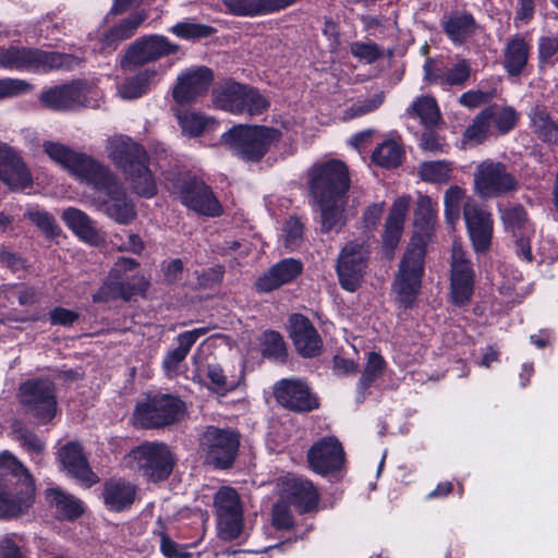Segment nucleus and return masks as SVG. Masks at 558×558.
Listing matches in <instances>:
<instances>
[{
	"label": "nucleus",
	"instance_id": "nucleus-1",
	"mask_svg": "<svg viewBox=\"0 0 558 558\" xmlns=\"http://www.w3.org/2000/svg\"><path fill=\"white\" fill-rule=\"evenodd\" d=\"M437 221V204L426 195H420L414 211L415 233L399 265L392 290L404 307H411L418 295L426 255V238L433 233Z\"/></svg>",
	"mask_w": 558,
	"mask_h": 558
},
{
	"label": "nucleus",
	"instance_id": "nucleus-2",
	"mask_svg": "<svg viewBox=\"0 0 558 558\" xmlns=\"http://www.w3.org/2000/svg\"><path fill=\"white\" fill-rule=\"evenodd\" d=\"M308 178L310 191L320 210L322 231H340L344 225L343 210L350 187L347 166L337 159L316 163L310 169Z\"/></svg>",
	"mask_w": 558,
	"mask_h": 558
},
{
	"label": "nucleus",
	"instance_id": "nucleus-3",
	"mask_svg": "<svg viewBox=\"0 0 558 558\" xmlns=\"http://www.w3.org/2000/svg\"><path fill=\"white\" fill-rule=\"evenodd\" d=\"M0 519L15 518L33 505L34 481L28 470L9 451L0 453Z\"/></svg>",
	"mask_w": 558,
	"mask_h": 558
},
{
	"label": "nucleus",
	"instance_id": "nucleus-4",
	"mask_svg": "<svg viewBox=\"0 0 558 558\" xmlns=\"http://www.w3.org/2000/svg\"><path fill=\"white\" fill-rule=\"evenodd\" d=\"M109 158L131 180L134 191L143 197H153L157 185L148 168L147 153L142 145L126 135H116L107 141Z\"/></svg>",
	"mask_w": 558,
	"mask_h": 558
},
{
	"label": "nucleus",
	"instance_id": "nucleus-5",
	"mask_svg": "<svg viewBox=\"0 0 558 558\" xmlns=\"http://www.w3.org/2000/svg\"><path fill=\"white\" fill-rule=\"evenodd\" d=\"M95 190L94 202L98 210L120 225H128L136 217L133 202L128 197L123 184L101 165L86 182Z\"/></svg>",
	"mask_w": 558,
	"mask_h": 558
},
{
	"label": "nucleus",
	"instance_id": "nucleus-6",
	"mask_svg": "<svg viewBox=\"0 0 558 558\" xmlns=\"http://www.w3.org/2000/svg\"><path fill=\"white\" fill-rule=\"evenodd\" d=\"M81 62V58L71 53L17 46L0 48V68L8 70L47 73L52 70H73Z\"/></svg>",
	"mask_w": 558,
	"mask_h": 558
},
{
	"label": "nucleus",
	"instance_id": "nucleus-7",
	"mask_svg": "<svg viewBox=\"0 0 558 558\" xmlns=\"http://www.w3.org/2000/svg\"><path fill=\"white\" fill-rule=\"evenodd\" d=\"M281 138V132L263 125L238 124L225 132L221 141L245 161L260 160Z\"/></svg>",
	"mask_w": 558,
	"mask_h": 558
},
{
	"label": "nucleus",
	"instance_id": "nucleus-8",
	"mask_svg": "<svg viewBox=\"0 0 558 558\" xmlns=\"http://www.w3.org/2000/svg\"><path fill=\"white\" fill-rule=\"evenodd\" d=\"M172 194L189 209L208 217L222 214V206L211 187L196 175L184 172L171 180Z\"/></svg>",
	"mask_w": 558,
	"mask_h": 558
},
{
	"label": "nucleus",
	"instance_id": "nucleus-9",
	"mask_svg": "<svg viewBox=\"0 0 558 558\" xmlns=\"http://www.w3.org/2000/svg\"><path fill=\"white\" fill-rule=\"evenodd\" d=\"M99 96L96 88L82 81H74L48 88L40 94L39 100L51 110L68 112L98 108Z\"/></svg>",
	"mask_w": 558,
	"mask_h": 558
},
{
	"label": "nucleus",
	"instance_id": "nucleus-10",
	"mask_svg": "<svg viewBox=\"0 0 558 558\" xmlns=\"http://www.w3.org/2000/svg\"><path fill=\"white\" fill-rule=\"evenodd\" d=\"M216 108L232 114L259 116L267 110L269 101L255 88L228 82L213 92Z\"/></svg>",
	"mask_w": 558,
	"mask_h": 558
},
{
	"label": "nucleus",
	"instance_id": "nucleus-11",
	"mask_svg": "<svg viewBox=\"0 0 558 558\" xmlns=\"http://www.w3.org/2000/svg\"><path fill=\"white\" fill-rule=\"evenodd\" d=\"M240 435L231 428L208 426L199 439V448L208 464L216 469L230 468L239 452Z\"/></svg>",
	"mask_w": 558,
	"mask_h": 558
},
{
	"label": "nucleus",
	"instance_id": "nucleus-12",
	"mask_svg": "<svg viewBox=\"0 0 558 558\" xmlns=\"http://www.w3.org/2000/svg\"><path fill=\"white\" fill-rule=\"evenodd\" d=\"M217 535L222 541H233L243 532V506L238 492L228 486L218 489L214 497Z\"/></svg>",
	"mask_w": 558,
	"mask_h": 558
},
{
	"label": "nucleus",
	"instance_id": "nucleus-13",
	"mask_svg": "<svg viewBox=\"0 0 558 558\" xmlns=\"http://www.w3.org/2000/svg\"><path fill=\"white\" fill-rule=\"evenodd\" d=\"M130 458L135 468L154 482L167 478L174 465L172 452L161 442H144L131 451Z\"/></svg>",
	"mask_w": 558,
	"mask_h": 558
},
{
	"label": "nucleus",
	"instance_id": "nucleus-14",
	"mask_svg": "<svg viewBox=\"0 0 558 558\" xmlns=\"http://www.w3.org/2000/svg\"><path fill=\"white\" fill-rule=\"evenodd\" d=\"M183 411L182 401L171 395H156L137 404L134 417L144 428L170 425L179 420Z\"/></svg>",
	"mask_w": 558,
	"mask_h": 558
},
{
	"label": "nucleus",
	"instance_id": "nucleus-15",
	"mask_svg": "<svg viewBox=\"0 0 558 558\" xmlns=\"http://www.w3.org/2000/svg\"><path fill=\"white\" fill-rule=\"evenodd\" d=\"M20 398L27 411L40 424L48 423L57 413L54 385L48 379L25 381L20 388Z\"/></svg>",
	"mask_w": 558,
	"mask_h": 558
},
{
	"label": "nucleus",
	"instance_id": "nucleus-16",
	"mask_svg": "<svg viewBox=\"0 0 558 558\" xmlns=\"http://www.w3.org/2000/svg\"><path fill=\"white\" fill-rule=\"evenodd\" d=\"M369 247L365 240L355 239L341 250L337 264V274L341 287L353 292L360 286L366 269Z\"/></svg>",
	"mask_w": 558,
	"mask_h": 558
},
{
	"label": "nucleus",
	"instance_id": "nucleus-17",
	"mask_svg": "<svg viewBox=\"0 0 558 558\" xmlns=\"http://www.w3.org/2000/svg\"><path fill=\"white\" fill-rule=\"evenodd\" d=\"M475 271L462 245L454 241L451 248L450 289L453 304L462 306L471 301Z\"/></svg>",
	"mask_w": 558,
	"mask_h": 558
},
{
	"label": "nucleus",
	"instance_id": "nucleus-18",
	"mask_svg": "<svg viewBox=\"0 0 558 558\" xmlns=\"http://www.w3.org/2000/svg\"><path fill=\"white\" fill-rule=\"evenodd\" d=\"M477 194L482 197H496L515 189V179L507 171L505 165L493 160L481 162L474 173Z\"/></svg>",
	"mask_w": 558,
	"mask_h": 558
},
{
	"label": "nucleus",
	"instance_id": "nucleus-19",
	"mask_svg": "<svg viewBox=\"0 0 558 558\" xmlns=\"http://www.w3.org/2000/svg\"><path fill=\"white\" fill-rule=\"evenodd\" d=\"M178 50L179 46L162 35L144 36L129 47L121 59V66L130 69L132 65H142L173 54Z\"/></svg>",
	"mask_w": 558,
	"mask_h": 558
},
{
	"label": "nucleus",
	"instance_id": "nucleus-20",
	"mask_svg": "<svg viewBox=\"0 0 558 558\" xmlns=\"http://www.w3.org/2000/svg\"><path fill=\"white\" fill-rule=\"evenodd\" d=\"M43 148L53 161L84 182H87L102 165L59 142L46 141Z\"/></svg>",
	"mask_w": 558,
	"mask_h": 558
},
{
	"label": "nucleus",
	"instance_id": "nucleus-21",
	"mask_svg": "<svg viewBox=\"0 0 558 558\" xmlns=\"http://www.w3.org/2000/svg\"><path fill=\"white\" fill-rule=\"evenodd\" d=\"M277 402L294 412H310L319 407L318 398L306 381L300 378H284L274 388Z\"/></svg>",
	"mask_w": 558,
	"mask_h": 558
},
{
	"label": "nucleus",
	"instance_id": "nucleus-22",
	"mask_svg": "<svg viewBox=\"0 0 558 558\" xmlns=\"http://www.w3.org/2000/svg\"><path fill=\"white\" fill-rule=\"evenodd\" d=\"M426 80L442 89L450 87H463L468 83L472 74V65L468 59L454 56L446 62L432 68L427 61L424 64Z\"/></svg>",
	"mask_w": 558,
	"mask_h": 558
},
{
	"label": "nucleus",
	"instance_id": "nucleus-23",
	"mask_svg": "<svg viewBox=\"0 0 558 558\" xmlns=\"http://www.w3.org/2000/svg\"><path fill=\"white\" fill-rule=\"evenodd\" d=\"M463 217L474 251L485 253L488 251L493 236L492 215L474 201L464 204Z\"/></svg>",
	"mask_w": 558,
	"mask_h": 558
},
{
	"label": "nucleus",
	"instance_id": "nucleus-24",
	"mask_svg": "<svg viewBox=\"0 0 558 558\" xmlns=\"http://www.w3.org/2000/svg\"><path fill=\"white\" fill-rule=\"evenodd\" d=\"M307 461L314 472L326 475L341 469L344 451L336 437H324L308 449Z\"/></svg>",
	"mask_w": 558,
	"mask_h": 558
},
{
	"label": "nucleus",
	"instance_id": "nucleus-25",
	"mask_svg": "<svg viewBox=\"0 0 558 558\" xmlns=\"http://www.w3.org/2000/svg\"><path fill=\"white\" fill-rule=\"evenodd\" d=\"M108 279L125 300L143 293L147 286L144 277L138 272V264L133 258H119L111 268Z\"/></svg>",
	"mask_w": 558,
	"mask_h": 558
},
{
	"label": "nucleus",
	"instance_id": "nucleus-26",
	"mask_svg": "<svg viewBox=\"0 0 558 558\" xmlns=\"http://www.w3.org/2000/svg\"><path fill=\"white\" fill-rule=\"evenodd\" d=\"M214 80L213 71L206 66L186 70L178 77L173 98L179 104H189L205 94Z\"/></svg>",
	"mask_w": 558,
	"mask_h": 558
},
{
	"label": "nucleus",
	"instance_id": "nucleus-27",
	"mask_svg": "<svg viewBox=\"0 0 558 558\" xmlns=\"http://www.w3.org/2000/svg\"><path fill=\"white\" fill-rule=\"evenodd\" d=\"M290 337L296 351L304 357L316 356L322 351V338L310 319L301 314L290 317Z\"/></svg>",
	"mask_w": 558,
	"mask_h": 558
},
{
	"label": "nucleus",
	"instance_id": "nucleus-28",
	"mask_svg": "<svg viewBox=\"0 0 558 558\" xmlns=\"http://www.w3.org/2000/svg\"><path fill=\"white\" fill-rule=\"evenodd\" d=\"M59 461L62 468L76 481L87 487L96 482L83 448L78 442H68L59 451Z\"/></svg>",
	"mask_w": 558,
	"mask_h": 558
},
{
	"label": "nucleus",
	"instance_id": "nucleus-29",
	"mask_svg": "<svg viewBox=\"0 0 558 558\" xmlns=\"http://www.w3.org/2000/svg\"><path fill=\"white\" fill-rule=\"evenodd\" d=\"M300 0H222L226 12L234 16H260L284 10Z\"/></svg>",
	"mask_w": 558,
	"mask_h": 558
},
{
	"label": "nucleus",
	"instance_id": "nucleus-30",
	"mask_svg": "<svg viewBox=\"0 0 558 558\" xmlns=\"http://www.w3.org/2000/svg\"><path fill=\"white\" fill-rule=\"evenodd\" d=\"M302 269L303 265L301 260L296 258H284L260 276L255 287L260 292H270L291 282L302 272Z\"/></svg>",
	"mask_w": 558,
	"mask_h": 558
},
{
	"label": "nucleus",
	"instance_id": "nucleus-31",
	"mask_svg": "<svg viewBox=\"0 0 558 558\" xmlns=\"http://www.w3.org/2000/svg\"><path fill=\"white\" fill-rule=\"evenodd\" d=\"M409 205L410 199L408 197H399L390 209L383 235V248L388 258L392 257L393 251L401 239Z\"/></svg>",
	"mask_w": 558,
	"mask_h": 558
},
{
	"label": "nucleus",
	"instance_id": "nucleus-32",
	"mask_svg": "<svg viewBox=\"0 0 558 558\" xmlns=\"http://www.w3.org/2000/svg\"><path fill=\"white\" fill-rule=\"evenodd\" d=\"M147 19V14L142 12H136L131 14L128 19L123 20L121 23L114 25L110 29H108L101 37L99 48H95V50L100 53H111L117 49L119 44L123 40L132 37L137 29V27Z\"/></svg>",
	"mask_w": 558,
	"mask_h": 558
},
{
	"label": "nucleus",
	"instance_id": "nucleus-33",
	"mask_svg": "<svg viewBox=\"0 0 558 558\" xmlns=\"http://www.w3.org/2000/svg\"><path fill=\"white\" fill-rule=\"evenodd\" d=\"M444 33L454 46L466 43L476 32L477 24L473 15L465 11H454L441 20Z\"/></svg>",
	"mask_w": 558,
	"mask_h": 558
},
{
	"label": "nucleus",
	"instance_id": "nucleus-34",
	"mask_svg": "<svg viewBox=\"0 0 558 558\" xmlns=\"http://www.w3.org/2000/svg\"><path fill=\"white\" fill-rule=\"evenodd\" d=\"M102 496L108 510L121 512L134 504L136 486L123 480H110L105 484Z\"/></svg>",
	"mask_w": 558,
	"mask_h": 558
},
{
	"label": "nucleus",
	"instance_id": "nucleus-35",
	"mask_svg": "<svg viewBox=\"0 0 558 558\" xmlns=\"http://www.w3.org/2000/svg\"><path fill=\"white\" fill-rule=\"evenodd\" d=\"M530 45L520 35L508 39L504 49L502 65L510 76H519L527 65Z\"/></svg>",
	"mask_w": 558,
	"mask_h": 558
},
{
	"label": "nucleus",
	"instance_id": "nucleus-36",
	"mask_svg": "<svg viewBox=\"0 0 558 558\" xmlns=\"http://www.w3.org/2000/svg\"><path fill=\"white\" fill-rule=\"evenodd\" d=\"M291 502L301 512L314 510L319 500V495L313 483L306 478L292 476L287 482Z\"/></svg>",
	"mask_w": 558,
	"mask_h": 558
},
{
	"label": "nucleus",
	"instance_id": "nucleus-37",
	"mask_svg": "<svg viewBox=\"0 0 558 558\" xmlns=\"http://www.w3.org/2000/svg\"><path fill=\"white\" fill-rule=\"evenodd\" d=\"M62 219L69 229L87 243H96L99 239L96 223L83 210L68 207L62 211Z\"/></svg>",
	"mask_w": 558,
	"mask_h": 558
},
{
	"label": "nucleus",
	"instance_id": "nucleus-38",
	"mask_svg": "<svg viewBox=\"0 0 558 558\" xmlns=\"http://www.w3.org/2000/svg\"><path fill=\"white\" fill-rule=\"evenodd\" d=\"M0 180L14 191H26L33 186L32 173L15 151L8 165L2 169Z\"/></svg>",
	"mask_w": 558,
	"mask_h": 558
},
{
	"label": "nucleus",
	"instance_id": "nucleus-39",
	"mask_svg": "<svg viewBox=\"0 0 558 558\" xmlns=\"http://www.w3.org/2000/svg\"><path fill=\"white\" fill-rule=\"evenodd\" d=\"M46 495L61 519L75 520L84 511L83 504L78 498L60 488H49L46 490Z\"/></svg>",
	"mask_w": 558,
	"mask_h": 558
},
{
	"label": "nucleus",
	"instance_id": "nucleus-40",
	"mask_svg": "<svg viewBox=\"0 0 558 558\" xmlns=\"http://www.w3.org/2000/svg\"><path fill=\"white\" fill-rule=\"evenodd\" d=\"M530 126L533 133L547 143L558 142V123L551 120L545 107L534 106L530 112Z\"/></svg>",
	"mask_w": 558,
	"mask_h": 558
},
{
	"label": "nucleus",
	"instance_id": "nucleus-41",
	"mask_svg": "<svg viewBox=\"0 0 558 558\" xmlns=\"http://www.w3.org/2000/svg\"><path fill=\"white\" fill-rule=\"evenodd\" d=\"M156 76L154 69H145L134 77L125 80L119 87L118 94L122 99L132 100L145 95L149 88L150 82Z\"/></svg>",
	"mask_w": 558,
	"mask_h": 558
},
{
	"label": "nucleus",
	"instance_id": "nucleus-42",
	"mask_svg": "<svg viewBox=\"0 0 558 558\" xmlns=\"http://www.w3.org/2000/svg\"><path fill=\"white\" fill-rule=\"evenodd\" d=\"M404 155L402 145L395 140H386L372 154V161L381 168H397Z\"/></svg>",
	"mask_w": 558,
	"mask_h": 558
},
{
	"label": "nucleus",
	"instance_id": "nucleus-43",
	"mask_svg": "<svg viewBox=\"0 0 558 558\" xmlns=\"http://www.w3.org/2000/svg\"><path fill=\"white\" fill-rule=\"evenodd\" d=\"M385 367L386 362L380 354L376 352L368 353L366 366L356 387L359 402L364 400L366 390L383 375Z\"/></svg>",
	"mask_w": 558,
	"mask_h": 558
},
{
	"label": "nucleus",
	"instance_id": "nucleus-44",
	"mask_svg": "<svg viewBox=\"0 0 558 558\" xmlns=\"http://www.w3.org/2000/svg\"><path fill=\"white\" fill-rule=\"evenodd\" d=\"M410 114L417 117L425 128H432L440 121V111L437 101L430 96H420L408 110Z\"/></svg>",
	"mask_w": 558,
	"mask_h": 558
},
{
	"label": "nucleus",
	"instance_id": "nucleus-45",
	"mask_svg": "<svg viewBox=\"0 0 558 558\" xmlns=\"http://www.w3.org/2000/svg\"><path fill=\"white\" fill-rule=\"evenodd\" d=\"M501 219L508 231L513 236L531 234L532 226L526 218V213L522 206H511L501 210Z\"/></svg>",
	"mask_w": 558,
	"mask_h": 558
},
{
	"label": "nucleus",
	"instance_id": "nucleus-46",
	"mask_svg": "<svg viewBox=\"0 0 558 558\" xmlns=\"http://www.w3.org/2000/svg\"><path fill=\"white\" fill-rule=\"evenodd\" d=\"M470 198L465 199V193L464 190H462L460 186H450L444 196V204H445V217L447 220V223L450 226H454L460 219L461 214V207H464V204Z\"/></svg>",
	"mask_w": 558,
	"mask_h": 558
},
{
	"label": "nucleus",
	"instance_id": "nucleus-47",
	"mask_svg": "<svg viewBox=\"0 0 558 558\" xmlns=\"http://www.w3.org/2000/svg\"><path fill=\"white\" fill-rule=\"evenodd\" d=\"M493 116V108H486L481 111L474 119L473 123L465 130V138L475 143L483 142L489 132Z\"/></svg>",
	"mask_w": 558,
	"mask_h": 558
},
{
	"label": "nucleus",
	"instance_id": "nucleus-48",
	"mask_svg": "<svg viewBox=\"0 0 558 558\" xmlns=\"http://www.w3.org/2000/svg\"><path fill=\"white\" fill-rule=\"evenodd\" d=\"M422 180L433 183H447L450 180L451 169L446 161H427L420 166Z\"/></svg>",
	"mask_w": 558,
	"mask_h": 558
},
{
	"label": "nucleus",
	"instance_id": "nucleus-49",
	"mask_svg": "<svg viewBox=\"0 0 558 558\" xmlns=\"http://www.w3.org/2000/svg\"><path fill=\"white\" fill-rule=\"evenodd\" d=\"M170 31L182 39L191 40L207 38L214 34L215 28L199 23L179 22Z\"/></svg>",
	"mask_w": 558,
	"mask_h": 558
},
{
	"label": "nucleus",
	"instance_id": "nucleus-50",
	"mask_svg": "<svg viewBox=\"0 0 558 558\" xmlns=\"http://www.w3.org/2000/svg\"><path fill=\"white\" fill-rule=\"evenodd\" d=\"M179 124L184 134L198 136L207 128L210 120L197 112H183L178 114Z\"/></svg>",
	"mask_w": 558,
	"mask_h": 558
},
{
	"label": "nucleus",
	"instance_id": "nucleus-51",
	"mask_svg": "<svg viewBox=\"0 0 558 558\" xmlns=\"http://www.w3.org/2000/svg\"><path fill=\"white\" fill-rule=\"evenodd\" d=\"M304 227L303 223L295 217H290L282 230L283 245L289 251H294L303 242Z\"/></svg>",
	"mask_w": 558,
	"mask_h": 558
},
{
	"label": "nucleus",
	"instance_id": "nucleus-52",
	"mask_svg": "<svg viewBox=\"0 0 558 558\" xmlns=\"http://www.w3.org/2000/svg\"><path fill=\"white\" fill-rule=\"evenodd\" d=\"M0 292L4 293L7 299L16 296L20 305H31L39 301L40 294L34 287H22L17 284H3Z\"/></svg>",
	"mask_w": 558,
	"mask_h": 558
},
{
	"label": "nucleus",
	"instance_id": "nucleus-53",
	"mask_svg": "<svg viewBox=\"0 0 558 558\" xmlns=\"http://www.w3.org/2000/svg\"><path fill=\"white\" fill-rule=\"evenodd\" d=\"M175 341L178 345L167 352L162 362L167 374L177 372L180 363L184 361L190 350L192 349V347L184 343V339H182L179 335L177 336Z\"/></svg>",
	"mask_w": 558,
	"mask_h": 558
},
{
	"label": "nucleus",
	"instance_id": "nucleus-54",
	"mask_svg": "<svg viewBox=\"0 0 558 558\" xmlns=\"http://www.w3.org/2000/svg\"><path fill=\"white\" fill-rule=\"evenodd\" d=\"M263 354L275 360H282L286 345L282 336L277 331H266L263 336Z\"/></svg>",
	"mask_w": 558,
	"mask_h": 558
},
{
	"label": "nucleus",
	"instance_id": "nucleus-55",
	"mask_svg": "<svg viewBox=\"0 0 558 558\" xmlns=\"http://www.w3.org/2000/svg\"><path fill=\"white\" fill-rule=\"evenodd\" d=\"M111 242L119 251H128L134 254L141 253L144 247L140 235L126 231H122V233H114Z\"/></svg>",
	"mask_w": 558,
	"mask_h": 558
},
{
	"label": "nucleus",
	"instance_id": "nucleus-56",
	"mask_svg": "<svg viewBox=\"0 0 558 558\" xmlns=\"http://www.w3.org/2000/svg\"><path fill=\"white\" fill-rule=\"evenodd\" d=\"M538 58L542 64L558 60V36H543L538 40Z\"/></svg>",
	"mask_w": 558,
	"mask_h": 558
},
{
	"label": "nucleus",
	"instance_id": "nucleus-57",
	"mask_svg": "<svg viewBox=\"0 0 558 558\" xmlns=\"http://www.w3.org/2000/svg\"><path fill=\"white\" fill-rule=\"evenodd\" d=\"M27 218L36 225L47 236H54L58 227L53 217L45 210H31L26 214Z\"/></svg>",
	"mask_w": 558,
	"mask_h": 558
},
{
	"label": "nucleus",
	"instance_id": "nucleus-58",
	"mask_svg": "<svg viewBox=\"0 0 558 558\" xmlns=\"http://www.w3.org/2000/svg\"><path fill=\"white\" fill-rule=\"evenodd\" d=\"M495 96L494 90H468L459 97V104L465 108L474 109L489 102Z\"/></svg>",
	"mask_w": 558,
	"mask_h": 558
},
{
	"label": "nucleus",
	"instance_id": "nucleus-59",
	"mask_svg": "<svg viewBox=\"0 0 558 558\" xmlns=\"http://www.w3.org/2000/svg\"><path fill=\"white\" fill-rule=\"evenodd\" d=\"M350 50L355 58L365 63H372L380 57L377 45L373 43H353Z\"/></svg>",
	"mask_w": 558,
	"mask_h": 558
},
{
	"label": "nucleus",
	"instance_id": "nucleus-60",
	"mask_svg": "<svg viewBox=\"0 0 558 558\" xmlns=\"http://www.w3.org/2000/svg\"><path fill=\"white\" fill-rule=\"evenodd\" d=\"M272 525L277 530H290L293 518L286 502L279 501L272 508Z\"/></svg>",
	"mask_w": 558,
	"mask_h": 558
},
{
	"label": "nucleus",
	"instance_id": "nucleus-61",
	"mask_svg": "<svg viewBox=\"0 0 558 558\" xmlns=\"http://www.w3.org/2000/svg\"><path fill=\"white\" fill-rule=\"evenodd\" d=\"M207 377L210 380L211 389L218 393H225L234 387L232 383L227 381V377L219 365H209Z\"/></svg>",
	"mask_w": 558,
	"mask_h": 558
},
{
	"label": "nucleus",
	"instance_id": "nucleus-62",
	"mask_svg": "<svg viewBox=\"0 0 558 558\" xmlns=\"http://www.w3.org/2000/svg\"><path fill=\"white\" fill-rule=\"evenodd\" d=\"M492 120L499 132L507 133L517 122V112L512 107H504L498 112H494Z\"/></svg>",
	"mask_w": 558,
	"mask_h": 558
},
{
	"label": "nucleus",
	"instance_id": "nucleus-63",
	"mask_svg": "<svg viewBox=\"0 0 558 558\" xmlns=\"http://www.w3.org/2000/svg\"><path fill=\"white\" fill-rule=\"evenodd\" d=\"M160 550L167 558H190L185 548L173 542L166 533H160Z\"/></svg>",
	"mask_w": 558,
	"mask_h": 558
},
{
	"label": "nucleus",
	"instance_id": "nucleus-64",
	"mask_svg": "<svg viewBox=\"0 0 558 558\" xmlns=\"http://www.w3.org/2000/svg\"><path fill=\"white\" fill-rule=\"evenodd\" d=\"M78 319V313L57 306L49 313L51 325H60L64 327L72 326Z\"/></svg>",
	"mask_w": 558,
	"mask_h": 558
}]
</instances>
